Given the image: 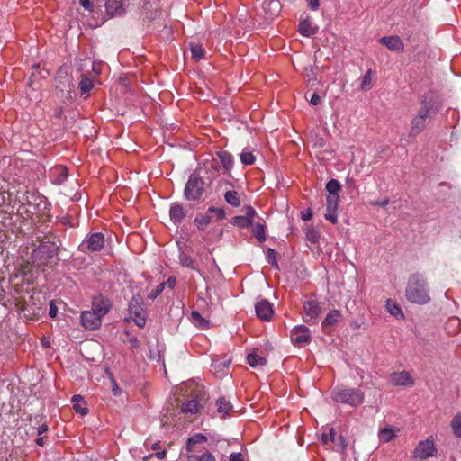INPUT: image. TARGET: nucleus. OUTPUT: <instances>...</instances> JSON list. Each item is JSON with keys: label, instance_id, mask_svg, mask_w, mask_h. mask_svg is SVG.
Masks as SVG:
<instances>
[{"label": "nucleus", "instance_id": "obj_1", "mask_svg": "<svg viewBox=\"0 0 461 461\" xmlns=\"http://www.w3.org/2000/svg\"><path fill=\"white\" fill-rule=\"evenodd\" d=\"M440 104L434 99V95L428 92L420 97V108L411 122L409 135L416 137L425 129L427 124L440 111Z\"/></svg>", "mask_w": 461, "mask_h": 461}, {"label": "nucleus", "instance_id": "obj_2", "mask_svg": "<svg viewBox=\"0 0 461 461\" xmlns=\"http://www.w3.org/2000/svg\"><path fill=\"white\" fill-rule=\"evenodd\" d=\"M405 296L411 303L425 304L430 301L428 283L420 273L411 274L408 279Z\"/></svg>", "mask_w": 461, "mask_h": 461}, {"label": "nucleus", "instance_id": "obj_3", "mask_svg": "<svg viewBox=\"0 0 461 461\" xmlns=\"http://www.w3.org/2000/svg\"><path fill=\"white\" fill-rule=\"evenodd\" d=\"M364 393L357 388H348L337 386L332 390L331 398L333 401L351 407H357L364 402Z\"/></svg>", "mask_w": 461, "mask_h": 461}, {"label": "nucleus", "instance_id": "obj_4", "mask_svg": "<svg viewBox=\"0 0 461 461\" xmlns=\"http://www.w3.org/2000/svg\"><path fill=\"white\" fill-rule=\"evenodd\" d=\"M58 254L59 246L54 242H43L32 250V263L37 267L49 266Z\"/></svg>", "mask_w": 461, "mask_h": 461}, {"label": "nucleus", "instance_id": "obj_5", "mask_svg": "<svg viewBox=\"0 0 461 461\" xmlns=\"http://www.w3.org/2000/svg\"><path fill=\"white\" fill-rule=\"evenodd\" d=\"M128 310L134 323L138 327L143 328L146 325L147 314L143 306V300L140 295L131 298L128 304Z\"/></svg>", "mask_w": 461, "mask_h": 461}, {"label": "nucleus", "instance_id": "obj_6", "mask_svg": "<svg viewBox=\"0 0 461 461\" xmlns=\"http://www.w3.org/2000/svg\"><path fill=\"white\" fill-rule=\"evenodd\" d=\"M203 179L197 173H192L185 187V197L188 201H195L199 199L203 193Z\"/></svg>", "mask_w": 461, "mask_h": 461}, {"label": "nucleus", "instance_id": "obj_7", "mask_svg": "<svg viewBox=\"0 0 461 461\" xmlns=\"http://www.w3.org/2000/svg\"><path fill=\"white\" fill-rule=\"evenodd\" d=\"M104 246V236L101 232L92 233L87 236L81 243L79 249L86 252H96L100 251Z\"/></svg>", "mask_w": 461, "mask_h": 461}, {"label": "nucleus", "instance_id": "obj_8", "mask_svg": "<svg viewBox=\"0 0 461 461\" xmlns=\"http://www.w3.org/2000/svg\"><path fill=\"white\" fill-rule=\"evenodd\" d=\"M437 452L435 445L432 440L426 439L420 441L413 452L415 459L424 460L433 456Z\"/></svg>", "mask_w": 461, "mask_h": 461}, {"label": "nucleus", "instance_id": "obj_9", "mask_svg": "<svg viewBox=\"0 0 461 461\" xmlns=\"http://www.w3.org/2000/svg\"><path fill=\"white\" fill-rule=\"evenodd\" d=\"M102 317L98 315L95 312L84 311L81 313V323L82 325L89 330H97L102 324Z\"/></svg>", "mask_w": 461, "mask_h": 461}, {"label": "nucleus", "instance_id": "obj_10", "mask_svg": "<svg viewBox=\"0 0 461 461\" xmlns=\"http://www.w3.org/2000/svg\"><path fill=\"white\" fill-rule=\"evenodd\" d=\"M257 316L265 321L271 320L274 314L273 304L266 299H259L255 304Z\"/></svg>", "mask_w": 461, "mask_h": 461}, {"label": "nucleus", "instance_id": "obj_11", "mask_svg": "<svg viewBox=\"0 0 461 461\" xmlns=\"http://www.w3.org/2000/svg\"><path fill=\"white\" fill-rule=\"evenodd\" d=\"M339 196L327 195L326 197V213L324 214V218L332 224H336L338 222L337 210L339 207Z\"/></svg>", "mask_w": 461, "mask_h": 461}, {"label": "nucleus", "instance_id": "obj_12", "mask_svg": "<svg viewBox=\"0 0 461 461\" xmlns=\"http://www.w3.org/2000/svg\"><path fill=\"white\" fill-rule=\"evenodd\" d=\"M257 215L256 211L251 206L245 207V215L234 216L231 223L239 228H248L253 224L254 217Z\"/></svg>", "mask_w": 461, "mask_h": 461}, {"label": "nucleus", "instance_id": "obj_13", "mask_svg": "<svg viewBox=\"0 0 461 461\" xmlns=\"http://www.w3.org/2000/svg\"><path fill=\"white\" fill-rule=\"evenodd\" d=\"M321 312V306L318 302L313 300L306 301L303 303L304 321L314 323V321L320 315Z\"/></svg>", "mask_w": 461, "mask_h": 461}, {"label": "nucleus", "instance_id": "obj_14", "mask_svg": "<svg viewBox=\"0 0 461 461\" xmlns=\"http://www.w3.org/2000/svg\"><path fill=\"white\" fill-rule=\"evenodd\" d=\"M310 339V330L303 325L296 326L291 331V340L294 344L305 345Z\"/></svg>", "mask_w": 461, "mask_h": 461}, {"label": "nucleus", "instance_id": "obj_15", "mask_svg": "<svg viewBox=\"0 0 461 461\" xmlns=\"http://www.w3.org/2000/svg\"><path fill=\"white\" fill-rule=\"evenodd\" d=\"M389 382L395 386H412L414 380L408 371L393 372L389 376Z\"/></svg>", "mask_w": 461, "mask_h": 461}, {"label": "nucleus", "instance_id": "obj_16", "mask_svg": "<svg viewBox=\"0 0 461 461\" xmlns=\"http://www.w3.org/2000/svg\"><path fill=\"white\" fill-rule=\"evenodd\" d=\"M110 308L111 303L106 297L103 295H98L93 298L91 310L98 313L100 317L103 318L104 316H105L110 311Z\"/></svg>", "mask_w": 461, "mask_h": 461}, {"label": "nucleus", "instance_id": "obj_17", "mask_svg": "<svg viewBox=\"0 0 461 461\" xmlns=\"http://www.w3.org/2000/svg\"><path fill=\"white\" fill-rule=\"evenodd\" d=\"M342 319V313L339 310H331L330 311L325 319L321 322V327L323 330L327 333H330L332 330V328L337 325L339 321Z\"/></svg>", "mask_w": 461, "mask_h": 461}, {"label": "nucleus", "instance_id": "obj_18", "mask_svg": "<svg viewBox=\"0 0 461 461\" xmlns=\"http://www.w3.org/2000/svg\"><path fill=\"white\" fill-rule=\"evenodd\" d=\"M379 42L392 51H403L404 50L403 41L397 35L382 37L379 39Z\"/></svg>", "mask_w": 461, "mask_h": 461}, {"label": "nucleus", "instance_id": "obj_19", "mask_svg": "<svg viewBox=\"0 0 461 461\" xmlns=\"http://www.w3.org/2000/svg\"><path fill=\"white\" fill-rule=\"evenodd\" d=\"M170 220L175 224H179L186 216V212L182 204L173 203L169 210Z\"/></svg>", "mask_w": 461, "mask_h": 461}, {"label": "nucleus", "instance_id": "obj_20", "mask_svg": "<svg viewBox=\"0 0 461 461\" xmlns=\"http://www.w3.org/2000/svg\"><path fill=\"white\" fill-rule=\"evenodd\" d=\"M217 156L224 168L225 174L230 176V171L234 166V159L232 155L226 150L217 152Z\"/></svg>", "mask_w": 461, "mask_h": 461}, {"label": "nucleus", "instance_id": "obj_21", "mask_svg": "<svg viewBox=\"0 0 461 461\" xmlns=\"http://www.w3.org/2000/svg\"><path fill=\"white\" fill-rule=\"evenodd\" d=\"M200 409L199 402L196 400H190L185 402L181 406V412L184 413L186 418H192L197 414Z\"/></svg>", "mask_w": 461, "mask_h": 461}, {"label": "nucleus", "instance_id": "obj_22", "mask_svg": "<svg viewBox=\"0 0 461 461\" xmlns=\"http://www.w3.org/2000/svg\"><path fill=\"white\" fill-rule=\"evenodd\" d=\"M348 447V442L344 436L342 435H337V432L335 431L334 439L331 440V447L330 449H332L338 453L344 454Z\"/></svg>", "mask_w": 461, "mask_h": 461}, {"label": "nucleus", "instance_id": "obj_23", "mask_svg": "<svg viewBox=\"0 0 461 461\" xmlns=\"http://www.w3.org/2000/svg\"><path fill=\"white\" fill-rule=\"evenodd\" d=\"M71 402L73 403V408L76 411V412L80 413L83 416L88 413L86 402L84 400L83 396L76 394L72 397Z\"/></svg>", "mask_w": 461, "mask_h": 461}, {"label": "nucleus", "instance_id": "obj_24", "mask_svg": "<svg viewBox=\"0 0 461 461\" xmlns=\"http://www.w3.org/2000/svg\"><path fill=\"white\" fill-rule=\"evenodd\" d=\"M385 307H386L387 312L392 316H393L397 319L404 318V314H403L402 308L399 306V304L395 301H393L392 299H387L386 303H385Z\"/></svg>", "mask_w": 461, "mask_h": 461}, {"label": "nucleus", "instance_id": "obj_25", "mask_svg": "<svg viewBox=\"0 0 461 461\" xmlns=\"http://www.w3.org/2000/svg\"><path fill=\"white\" fill-rule=\"evenodd\" d=\"M299 32L305 37H310L317 32V28L312 25V23L308 20L300 22Z\"/></svg>", "mask_w": 461, "mask_h": 461}, {"label": "nucleus", "instance_id": "obj_26", "mask_svg": "<svg viewBox=\"0 0 461 461\" xmlns=\"http://www.w3.org/2000/svg\"><path fill=\"white\" fill-rule=\"evenodd\" d=\"M224 200L233 207H239L241 204L240 194L234 190L227 191L224 194Z\"/></svg>", "mask_w": 461, "mask_h": 461}, {"label": "nucleus", "instance_id": "obj_27", "mask_svg": "<svg viewBox=\"0 0 461 461\" xmlns=\"http://www.w3.org/2000/svg\"><path fill=\"white\" fill-rule=\"evenodd\" d=\"M378 437L380 441L388 443L396 437V431L393 428H384L379 430Z\"/></svg>", "mask_w": 461, "mask_h": 461}, {"label": "nucleus", "instance_id": "obj_28", "mask_svg": "<svg viewBox=\"0 0 461 461\" xmlns=\"http://www.w3.org/2000/svg\"><path fill=\"white\" fill-rule=\"evenodd\" d=\"M217 411L223 417L228 415L229 411L232 409V405L229 401L224 398H219L216 401Z\"/></svg>", "mask_w": 461, "mask_h": 461}, {"label": "nucleus", "instance_id": "obj_29", "mask_svg": "<svg viewBox=\"0 0 461 461\" xmlns=\"http://www.w3.org/2000/svg\"><path fill=\"white\" fill-rule=\"evenodd\" d=\"M247 362L251 367L263 366L267 364L266 358L257 355L256 353H249L247 356Z\"/></svg>", "mask_w": 461, "mask_h": 461}, {"label": "nucleus", "instance_id": "obj_30", "mask_svg": "<svg viewBox=\"0 0 461 461\" xmlns=\"http://www.w3.org/2000/svg\"><path fill=\"white\" fill-rule=\"evenodd\" d=\"M374 72L372 69H368L365 75L361 78L360 88L363 91L370 90L373 87L372 80H373Z\"/></svg>", "mask_w": 461, "mask_h": 461}, {"label": "nucleus", "instance_id": "obj_31", "mask_svg": "<svg viewBox=\"0 0 461 461\" xmlns=\"http://www.w3.org/2000/svg\"><path fill=\"white\" fill-rule=\"evenodd\" d=\"M190 50L192 58L195 60H200L204 58L205 50L202 45L194 42L190 43Z\"/></svg>", "mask_w": 461, "mask_h": 461}, {"label": "nucleus", "instance_id": "obj_32", "mask_svg": "<svg viewBox=\"0 0 461 461\" xmlns=\"http://www.w3.org/2000/svg\"><path fill=\"white\" fill-rule=\"evenodd\" d=\"M191 317L195 326L201 329H206L209 326V321L204 319L199 312L193 311L191 312Z\"/></svg>", "mask_w": 461, "mask_h": 461}, {"label": "nucleus", "instance_id": "obj_33", "mask_svg": "<svg viewBox=\"0 0 461 461\" xmlns=\"http://www.w3.org/2000/svg\"><path fill=\"white\" fill-rule=\"evenodd\" d=\"M240 159L244 166H250L255 163L256 158L249 149H244L240 154Z\"/></svg>", "mask_w": 461, "mask_h": 461}, {"label": "nucleus", "instance_id": "obj_34", "mask_svg": "<svg viewBox=\"0 0 461 461\" xmlns=\"http://www.w3.org/2000/svg\"><path fill=\"white\" fill-rule=\"evenodd\" d=\"M341 189L339 182L336 179H330L326 184V190L329 193L328 195L339 196V192Z\"/></svg>", "mask_w": 461, "mask_h": 461}, {"label": "nucleus", "instance_id": "obj_35", "mask_svg": "<svg viewBox=\"0 0 461 461\" xmlns=\"http://www.w3.org/2000/svg\"><path fill=\"white\" fill-rule=\"evenodd\" d=\"M252 226L253 236L260 242L266 240L265 226L261 223H256Z\"/></svg>", "mask_w": 461, "mask_h": 461}, {"label": "nucleus", "instance_id": "obj_36", "mask_svg": "<svg viewBox=\"0 0 461 461\" xmlns=\"http://www.w3.org/2000/svg\"><path fill=\"white\" fill-rule=\"evenodd\" d=\"M179 260L182 267L196 270L200 273L194 259L190 256L183 253L179 256Z\"/></svg>", "mask_w": 461, "mask_h": 461}, {"label": "nucleus", "instance_id": "obj_37", "mask_svg": "<svg viewBox=\"0 0 461 461\" xmlns=\"http://www.w3.org/2000/svg\"><path fill=\"white\" fill-rule=\"evenodd\" d=\"M335 429L330 428L328 433H322L321 435V442L325 448L330 449L331 447V440L334 439Z\"/></svg>", "mask_w": 461, "mask_h": 461}, {"label": "nucleus", "instance_id": "obj_38", "mask_svg": "<svg viewBox=\"0 0 461 461\" xmlns=\"http://www.w3.org/2000/svg\"><path fill=\"white\" fill-rule=\"evenodd\" d=\"M206 440H207V438L203 434H202V433L194 434L193 437H191L187 440V444H186L187 450L192 451L194 445H196V444H199L202 442H205Z\"/></svg>", "mask_w": 461, "mask_h": 461}, {"label": "nucleus", "instance_id": "obj_39", "mask_svg": "<svg viewBox=\"0 0 461 461\" xmlns=\"http://www.w3.org/2000/svg\"><path fill=\"white\" fill-rule=\"evenodd\" d=\"M94 86L93 79L83 75L79 82V88L82 94L88 93Z\"/></svg>", "mask_w": 461, "mask_h": 461}, {"label": "nucleus", "instance_id": "obj_40", "mask_svg": "<svg viewBox=\"0 0 461 461\" xmlns=\"http://www.w3.org/2000/svg\"><path fill=\"white\" fill-rule=\"evenodd\" d=\"M451 428L454 432V434L461 438V414L458 413L454 416V418L451 420Z\"/></svg>", "mask_w": 461, "mask_h": 461}, {"label": "nucleus", "instance_id": "obj_41", "mask_svg": "<svg viewBox=\"0 0 461 461\" xmlns=\"http://www.w3.org/2000/svg\"><path fill=\"white\" fill-rule=\"evenodd\" d=\"M188 461H216L214 456L206 451L202 455H192L188 456Z\"/></svg>", "mask_w": 461, "mask_h": 461}, {"label": "nucleus", "instance_id": "obj_42", "mask_svg": "<svg viewBox=\"0 0 461 461\" xmlns=\"http://www.w3.org/2000/svg\"><path fill=\"white\" fill-rule=\"evenodd\" d=\"M318 73V67L313 65H309L305 67L303 70V75L305 79L311 81L312 79H315L316 75Z\"/></svg>", "mask_w": 461, "mask_h": 461}, {"label": "nucleus", "instance_id": "obj_43", "mask_svg": "<svg viewBox=\"0 0 461 461\" xmlns=\"http://www.w3.org/2000/svg\"><path fill=\"white\" fill-rule=\"evenodd\" d=\"M194 221L197 224L198 229L203 230L211 223L212 216L208 214L200 215L195 218Z\"/></svg>", "mask_w": 461, "mask_h": 461}, {"label": "nucleus", "instance_id": "obj_44", "mask_svg": "<svg viewBox=\"0 0 461 461\" xmlns=\"http://www.w3.org/2000/svg\"><path fill=\"white\" fill-rule=\"evenodd\" d=\"M305 235L307 240L313 244L317 243L320 240V233L314 228H308Z\"/></svg>", "mask_w": 461, "mask_h": 461}, {"label": "nucleus", "instance_id": "obj_45", "mask_svg": "<svg viewBox=\"0 0 461 461\" xmlns=\"http://www.w3.org/2000/svg\"><path fill=\"white\" fill-rule=\"evenodd\" d=\"M267 261L276 269L279 268V266H278V263L276 260V251L275 249H267Z\"/></svg>", "mask_w": 461, "mask_h": 461}, {"label": "nucleus", "instance_id": "obj_46", "mask_svg": "<svg viewBox=\"0 0 461 461\" xmlns=\"http://www.w3.org/2000/svg\"><path fill=\"white\" fill-rule=\"evenodd\" d=\"M166 286V283H160L155 289H153L149 294L148 298L151 300H155L161 293L164 291Z\"/></svg>", "mask_w": 461, "mask_h": 461}, {"label": "nucleus", "instance_id": "obj_47", "mask_svg": "<svg viewBox=\"0 0 461 461\" xmlns=\"http://www.w3.org/2000/svg\"><path fill=\"white\" fill-rule=\"evenodd\" d=\"M207 213H214L219 220L224 219L226 215L223 208H216L213 206L208 209Z\"/></svg>", "mask_w": 461, "mask_h": 461}, {"label": "nucleus", "instance_id": "obj_48", "mask_svg": "<svg viewBox=\"0 0 461 461\" xmlns=\"http://www.w3.org/2000/svg\"><path fill=\"white\" fill-rule=\"evenodd\" d=\"M79 4L84 9L90 13L94 11V4L91 0H79Z\"/></svg>", "mask_w": 461, "mask_h": 461}, {"label": "nucleus", "instance_id": "obj_49", "mask_svg": "<svg viewBox=\"0 0 461 461\" xmlns=\"http://www.w3.org/2000/svg\"><path fill=\"white\" fill-rule=\"evenodd\" d=\"M310 103L312 105H318L321 103V97L317 93H313L310 98Z\"/></svg>", "mask_w": 461, "mask_h": 461}, {"label": "nucleus", "instance_id": "obj_50", "mask_svg": "<svg viewBox=\"0 0 461 461\" xmlns=\"http://www.w3.org/2000/svg\"><path fill=\"white\" fill-rule=\"evenodd\" d=\"M229 461H243L241 453H231Z\"/></svg>", "mask_w": 461, "mask_h": 461}, {"label": "nucleus", "instance_id": "obj_51", "mask_svg": "<svg viewBox=\"0 0 461 461\" xmlns=\"http://www.w3.org/2000/svg\"><path fill=\"white\" fill-rule=\"evenodd\" d=\"M312 217V211L311 209H308L306 210L305 212H303L301 213V218L303 220V221H309L311 220Z\"/></svg>", "mask_w": 461, "mask_h": 461}, {"label": "nucleus", "instance_id": "obj_52", "mask_svg": "<svg viewBox=\"0 0 461 461\" xmlns=\"http://www.w3.org/2000/svg\"><path fill=\"white\" fill-rule=\"evenodd\" d=\"M49 429V427L46 423H42L41 425H40L37 429V433L39 436H41V434L47 432Z\"/></svg>", "mask_w": 461, "mask_h": 461}, {"label": "nucleus", "instance_id": "obj_53", "mask_svg": "<svg viewBox=\"0 0 461 461\" xmlns=\"http://www.w3.org/2000/svg\"><path fill=\"white\" fill-rule=\"evenodd\" d=\"M176 284V278L174 277V276H170L167 282H166V285H167V286L170 288V289H173L175 287Z\"/></svg>", "mask_w": 461, "mask_h": 461}, {"label": "nucleus", "instance_id": "obj_54", "mask_svg": "<svg viewBox=\"0 0 461 461\" xmlns=\"http://www.w3.org/2000/svg\"><path fill=\"white\" fill-rule=\"evenodd\" d=\"M312 10H317L320 6V0H308Z\"/></svg>", "mask_w": 461, "mask_h": 461}, {"label": "nucleus", "instance_id": "obj_55", "mask_svg": "<svg viewBox=\"0 0 461 461\" xmlns=\"http://www.w3.org/2000/svg\"><path fill=\"white\" fill-rule=\"evenodd\" d=\"M388 203H389V200L388 199H384L383 201H376V202H371L370 203V204H372V205H376V206H381V207H384Z\"/></svg>", "mask_w": 461, "mask_h": 461}, {"label": "nucleus", "instance_id": "obj_56", "mask_svg": "<svg viewBox=\"0 0 461 461\" xmlns=\"http://www.w3.org/2000/svg\"><path fill=\"white\" fill-rule=\"evenodd\" d=\"M57 312H58L57 307L51 303H50V311H49V315L50 317L54 318V317H56Z\"/></svg>", "mask_w": 461, "mask_h": 461}, {"label": "nucleus", "instance_id": "obj_57", "mask_svg": "<svg viewBox=\"0 0 461 461\" xmlns=\"http://www.w3.org/2000/svg\"><path fill=\"white\" fill-rule=\"evenodd\" d=\"M155 456H156L158 459L162 460V459L166 458L167 452H166V450H163V451H160V452H157V453L155 454Z\"/></svg>", "mask_w": 461, "mask_h": 461}, {"label": "nucleus", "instance_id": "obj_58", "mask_svg": "<svg viewBox=\"0 0 461 461\" xmlns=\"http://www.w3.org/2000/svg\"><path fill=\"white\" fill-rule=\"evenodd\" d=\"M130 343L134 347L137 348L139 346V340L136 337H132L130 339Z\"/></svg>", "mask_w": 461, "mask_h": 461}, {"label": "nucleus", "instance_id": "obj_59", "mask_svg": "<svg viewBox=\"0 0 461 461\" xmlns=\"http://www.w3.org/2000/svg\"><path fill=\"white\" fill-rule=\"evenodd\" d=\"M57 170L60 171V174L63 176V178L68 177V171L65 167L58 168Z\"/></svg>", "mask_w": 461, "mask_h": 461}, {"label": "nucleus", "instance_id": "obj_60", "mask_svg": "<svg viewBox=\"0 0 461 461\" xmlns=\"http://www.w3.org/2000/svg\"><path fill=\"white\" fill-rule=\"evenodd\" d=\"M36 444L40 447H43L44 446V439L42 437H40L36 439Z\"/></svg>", "mask_w": 461, "mask_h": 461}, {"label": "nucleus", "instance_id": "obj_61", "mask_svg": "<svg viewBox=\"0 0 461 461\" xmlns=\"http://www.w3.org/2000/svg\"><path fill=\"white\" fill-rule=\"evenodd\" d=\"M269 5H275V7H276V8H279V6H280L279 2H278V1H276V0H271V1L269 2Z\"/></svg>", "mask_w": 461, "mask_h": 461}, {"label": "nucleus", "instance_id": "obj_62", "mask_svg": "<svg viewBox=\"0 0 461 461\" xmlns=\"http://www.w3.org/2000/svg\"><path fill=\"white\" fill-rule=\"evenodd\" d=\"M97 66L95 63L93 64V70L96 73V74H99L100 73V69L97 68Z\"/></svg>", "mask_w": 461, "mask_h": 461}, {"label": "nucleus", "instance_id": "obj_63", "mask_svg": "<svg viewBox=\"0 0 461 461\" xmlns=\"http://www.w3.org/2000/svg\"><path fill=\"white\" fill-rule=\"evenodd\" d=\"M449 322H455V323H457L458 326L460 325V321L456 318L449 320Z\"/></svg>", "mask_w": 461, "mask_h": 461}, {"label": "nucleus", "instance_id": "obj_64", "mask_svg": "<svg viewBox=\"0 0 461 461\" xmlns=\"http://www.w3.org/2000/svg\"><path fill=\"white\" fill-rule=\"evenodd\" d=\"M113 390L114 394H115V395H117V394H118V391H119V387H118V385H117V384H114V386H113Z\"/></svg>", "mask_w": 461, "mask_h": 461}]
</instances>
